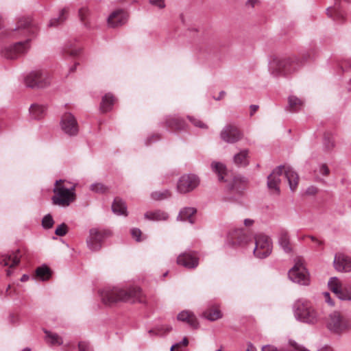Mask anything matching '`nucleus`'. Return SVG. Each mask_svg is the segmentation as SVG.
<instances>
[{"mask_svg": "<svg viewBox=\"0 0 351 351\" xmlns=\"http://www.w3.org/2000/svg\"><path fill=\"white\" fill-rule=\"evenodd\" d=\"M37 32L38 27L33 23L31 18H19L15 28L12 30V36L16 39L24 40L13 44L3 45L0 51L1 57L8 60H15L27 53L31 47L30 42Z\"/></svg>", "mask_w": 351, "mask_h": 351, "instance_id": "nucleus-1", "label": "nucleus"}, {"mask_svg": "<svg viewBox=\"0 0 351 351\" xmlns=\"http://www.w3.org/2000/svg\"><path fill=\"white\" fill-rule=\"evenodd\" d=\"M99 293L105 305H112L118 302H141V289L136 286L125 288L108 287L101 290Z\"/></svg>", "mask_w": 351, "mask_h": 351, "instance_id": "nucleus-2", "label": "nucleus"}, {"mask_svg": "<svg viewBox=\"0 0 351 351\" xmlns=\"http://www.w3.org/2000/svg\"><path fill=\"white\" fill-rule=\"evenodd\" d=\"M285 173L291 191H293L298 186L299 177L298 173L290 166L280 165L273 170L267 176V186L270 190H274L277 194L280 193L279 184L280 183V176Z\"/></svg>", "mask_w": 351, "mask_h": 351, "instance_id": "nucleus-3", "label": "nucleus"}, {"mask_svg": "<svg viewBox=\"0 0 351 351\" xmlns=\"http://www.w3.org/2000/svg\"><path fill=\"white\" fill-rule=\"evenodd\" d=\"M302 64V62L295 56L274 57L269 62V70L275 77L286 76L295 71Z\"/></svg>", "mask_w": 351, "mask_h": 351, "instance_id": "nucleus-4", "label": "nucleus"}, {"mask_svg": "<svg viewBox=\"0 0 351 351\" xmlns=\"http://www.w3.org/2000/svg\"><path fill=\"white\" fill-rule=\"evenodd\" d=\"M295 319L308 324H314L318 321V313L311 302L304 299H299L293 305Z\"/></svg>", "mask_w": 351, "mask_h": 351, "instance_id": "nucleus-5", "label": "nucleus"}, {"mask_svg": "<svg viewBox=\"0 0 351 351\" xmlns=\"http://www.w3.org/2000/svg\"><path fill=\"white\" fill-rule=\"evenodd\" d=\"M62 180H56L55 186L53 189L54 195L51 199L53 204L62 206L64 207L69 206L71 202L75 199V186L70 189L66 188L62 182Z\"/></svg>", "mask_w": 351, "mask_h": 351, "instance_id": "nucleus-6", "label": "nucleus"}, {"mask_svg": "<svg viewBox=\"0 0 351 351\" xmlns=\"http://www.w3.org/2000/svg\"><path fill=\"white\" fill-rule=\"evenodd\" d=\"M326 326L331 332L341 335L351 328V320L340 312L334 311L329 315Z\"/></svg>", "mask_w": 351, "mask_h": 351, "instance_id": "nucleus-7", "label": "nucleus"}, {"mask_svg": "<svg viewBox=\"0 0 351 351\" xmlns=\"http://www.w3.org/2000/svg\"><path fill=\"white\" fill-rule=\"evenodd\" d=\"M51 77L49 73L44 70H34L24 77L25 85L31 88H45L51 84Z\"/></svg>", "mask_w": 351, "mask_h": 351, "instance_id": "nucleus-8", "label": "nucleus"}, {"mask_svg": "<svg viewBox=\"0 0 351 351\" xmlns=\"http://www.w3.org/2000/svg\"><path fill=\"white\" fill-rule=\"evenodd\" d=\"M254 254L255 256L265 258L270 255L272 251V243L268 236L263 233L258 234L254 237Z\"/></svg>", "mask_w": 351, "mask_h": 351, "instance_id": "nucleus-9", "label": "nucleus"}, {"mask_svg": "<svg viewBox=\"0 0 351 351\" xmlns=\"http://www.w3.org/2000/svg\"><path fill=\"white\" fill-rule=\"evenodd\" d=\"M288 276L293 282L301 285L309 284L308 274L301 259H298L295 262V265L289 271Z\"/></svg>", "mask_w": 351, "mask_h": 351, "instance_id": "nucleus-10", "label": "nucleus"}, {"mask_svg": "<svg viewBox=\"0 0 351 351\" xmlns=\"http://www.w3.org/2000/svg\"><path fill=\"white\" fill-rule=\"evenodd\" d=\"M108 235V232L98 228H91L89 230V236L86 239V244L92 252L99 251Z\"/></svg>", "mask_w": 351, "mask_h": 351, "instance_id": "nucleus-11", "label": "nucleus"}, {"mask_svg": "<svg viewBox=\"0 0 351 351\" xmlns=\"http://www.w3.org/2000/svg\"><path fill=\"white\" fill-rule=\"evenodd\" d=\"M199 184V178L193 174H184L177 183V190L180 193H187L193 191Z\"/></svg>", "mask_w": 351, "mask_h": 351, "instance_id": "nucleus-12", "label": "nucleus"}, {"mask_svg": "<svg viewBox=\"0 0 351 351\" xmlns=\"http://www.w3.org/2000/svg\"><path fill=\"white\" fill-rule=\"evenodd\" d=\"M251 240V236L247 234L243 228L230 230L226 239L228 244L232 247L243 245Z\"/></svg>", "mask_w": 351, "mask_h": 351, "instance_id": "nucleus-13", "label": "nucleus"}, {"mask_svg": "<svg viewBox=\"0 0 351 351\" xmlns=\"http://www.w3.org/2000/svg\"><path fill=\"white\" fill-rule=\"evenodd\" d=\"M199 254L197 252L188 250L180 254L177 258V263L189 269H195L199 265Z\"/></svg>", "mask_w": 351, "mask_h": 351, "instance_id": "nucleus-14", "label": "nucleus"}, {"mask_svg": "<svg viewBox=\"0 0 351 351\" xmlns=\"http://www.w3.org/2000/svg\"><path fill=\"white\" fill-rule=\"evenodd\" d=\"M60 126L62 131L69 136H75L79 131L77 120L70 112L64 113L62 115Z\"/></svg>", "mask_w": 351, "mask_h": 351, "instance_id": "nucleus-15", "label": "nucleus"}, {"mask_svg": "<svg viewBox=\"0 0 351 351\" xmlns=\"http://www.w3.org/2000/svg\"><path fill=\"white\" fill-rule=\"evenodd\" d=\"M241 131L234 125H227L220 132L221 138L228 143H234L241 139Z\"/></svg>", "mask_w": 351, "mask_h": 351, "instance_id": "nucleus-16", "label": "nucleus"}, {"mask_svg": "<svg viewBox=\"0 0 351 351\" xmlns=\"http://www.w3.org/2000/svg\"><path fill=\"white\" fill-rule=\"evenodd\" d=\"M128 18V14L126 12L121 9L117 10L108 16V25L111 27L121 26L127 22Z\"/></svg>", "mask_w": 351, "mask_h": 351, "instance_id": "nucleus-17", "label": "nucleus"}, {"mask_svg": "<svg viewBox=\"0 0 351 351\" xmlns=\"http://www.w3.org/2000/svg\"><path fill=\"white\" fill-rule=\"evenodd\" d=\"M334 266L339 271H351V258L344 254L335 255Z\"/></svg>", "mask_w": 351, "mask_h": 351, "instance_id": "nucleus-18", "label": "nucleus"}, {"mask_svg": "<svg viewBox=\"0 0 351 351\" xmlns=\"http://www.w3.org/2000/svg\"><path fill=\"white\" fill-rule=\"evenodd\" d=\"M262 351H310L308 349L299 346L294 341H289V345L280 349H278L274 346L266 345L262 347Z\"/></svg>", "mask_w": 351, "mask_h": 351, "instance_id": "nucleus-19", "label": "nucleus"}, {"mask_svg": "<svg viewBox=\"0 0 351 351\" xmlns=\"http://www.w3.org/2000/svg\"><path fill=\"white\" fill-rule=\"evenodd\" d=\"M165 124L168 129L173 130H182L186 127L184 119L176 116H168L165 118Z\"/></svg>", "mask_w": 351, "mask_h": 351, "instance_id": "nucleus-20", "label": "nucleus"}, {"mask_svg": "<svg viewBox=\"0 0 351 351\" xmlns=\"http://www.w3.org/2000/svg\"><path fill=\"white\" fill-rule=\"evenodd\" d=\"M278 241L280 247L286 253H290L292 251V247L290 243V237L288 232L286 230L281 229L278 234Z\"/></svg>", "mask_w": 351, "mask_h": 351, "instance_id": "nucleus-21", "label": "nucleus"}, {"mask_svg": "<svg viewBox=\"0 0 351 351\" xmlns=\"http://www.w3.org/2000/svg\"><path fill=\"white\" fill-rule=\"evenodd\" d=\"M234 164L239 167H245L250 164L249 149H241L233 156Z\"/></svg>", "mask_w": 351, "mask_h": 351, "instance_id": "nucleus-22", "label": "nucleus"}, {"mask_svg": "<svg viewBox=\"0 0 351 351\" xmlns=\"http://www.w3.org/2000/svg\"><path fill=\"white\" fill-rule=\"evenodd\" d=\"M178 319L189 324L192 328L198 327V322L195 315L189 311H182L177 317Z\"/></svg>", "mask_w": 351, "mask_h": 351, "instance_id": "nucleus-23", "label": "nucleus"}, {"mask_svg": "<svg viewBox=\"0 0 351 351\" xmlns=\"http://www.w3.org/2000/svg\"><path fill=\"white\" fill-rule=\"evenodd\" d=\"M19 251L12 252L10 254H5L2 256L0 261L1 265L3 266H8L10 268L18 265L20 262V258L19 256Z\"/></svg>", "mask_w": 351, "mask_h": 351, "instance_id": "nucleus-24", "label": "nucleus"}, {"mask_svg": "<svg viewBox=\"0 0 351 351\" xmlns=\"http://www.w3.org/2000/svg\"><path fill=\"white\" fill-rule=\"evenodd\" d=\"M197 210L193 207H186L180 210L177 217L178 220L182 221H189L193 224L194 223L193 215L196 213Z\"/></svg>", "mask_w": 351, "mask_h": 351, "instance_id": "nucleus-25", "label": "nucleus"}, {"mask_svg": "<svg viewBox=\"0 0 351 351\" xmlns=\"http://www.w3.org/2000/svg\"><path fill=\"white\" fill-rule=\"evenodd\" d=\"M112 210L117 215H127V206L125 202L119 197H115L112 204Z\"/></svg>", "mask_w": 351, "mask_h": 351, "instance_id": "nucleus-26", "label": "nucleus"}, {"mask_svg": "<svg viewBox=\"0 0 351 351\" xmlns=\"http://www.w3.org/2000/svg\"><path fill=\"white\" fill-rule=\"evenodd\" d=\"M46 112V107L43 105L33 104L29 107V114L34 119H40Z\"/></svg>", "mask_w": 351, "mask_h": 351, "instance_id": "nucleus-27", "label": "nucleus"}, {"mask_svg": "<svg viewBox=\"0 0 351 351\" xmlns=\"http://www.w3.org/2000/svg\"><path fill=\"white\" fill-rule=\"evenodd\" d=\"M115 102L114 97L110 93L106 94L101 99L100 108L103 112L110 111Z\"/></svg>", "mask_w": 351, "mask_h": 351, "instance_id": "nucleus-28", "label": "nucleus"}, {"mask_svg": "<svg viewBox=\"0 0 351 351\" xmlns=\"http://www.w3.org/2000/svg\"><path fill=\"white\" fill-rule=\"evenodd\" d=\"M68 13L69 9L67 8L62 9L58 17H54L49 21L48 27H57L64 23L67 19Z\"/></svg>", "mask_w": 351, "mask_h": 351, "instance_id": "nucleus-29", "label": "nucleus"}, {"mask_svg": "<svg viewBox=\"0 0 351 351\" xmlns=\"http://www.w3.org/2000/svg\"><path fill=\"white\" fill-rule=\"evenodd\" d=\"M246 182L247 179L243 176H234L232 179V182L228 184L229 189L240 191L244 189Z\"/></svg>", "mask_w": 351, "mask_h": 351, "instance_id": "nucleus-30", "label": "nucleus"}, {"mask_svg": "<svg viewBox=\"0 0 351 351\" xmlns=\"http://www.w3.org/2000/svg\"><path fill=\"white\" fill-rule=\"evenodd\" d=\"M212 170L217 175L219 181L227 182V180L224 179V176L226 172V166L219 162H213L211 164Z\"/></svg>", "mask_w": 351, "mask_h": 351, "instance_id": "nucleus-31", "label": "nucleus"}, {"mask_svg": "<svg viewBox=\"0 0 351 351\" xmlns=\"http://www.w3.org/2000/svg\"><path fill=\"white\" fill-rule=\"evenodd\" d=\"M168 217L167 213L161 210L147 212L145 214V219L153 221H165L168 219Z\"/></svg>", "mask_w": 351, "mask_h": 351, "instance_id": "nucleus-32", "label": "nucleus"}, {"mask_svg": "<svg viewBox=\"0 0 351 351\" xmlns=\"http://www.w3.org/2000/svg\"><path fill=\"white\" fill-rule=\"evenodd\" d=\"M63 50L65 53L71 56H75L80 52L81 47L77 45L75 40H73L68 42Z\"/></svg>", "mask_w": 351, "mask_h": 351, "instance_id": "nucleus-33", "label": "nucleus"}, {"mask_svg": "<svg viewBox=\"0 0 351 351\" xmlns=\"http://www.w3.org/2000/svg\"><path fill=\"white\" fill-rule=\"evenodd\" d=\"M289 110L290 112H297L303 106V101L295 96L291 95L288 98Z\"/></svg>", "mask_w": 351, "mask_h": 351, "instance_id": "nucleus-34", "label": "nucleus"}, {"mask_svg": "<svg viewBox=\"0 0 351 351\" xmlns=\"http://www.w3.org/2000/svg\"><path fill=\"white\" fill-rule=\"evenodd\" d=\"M46 334L45 339L47 342L52 346H60L63 343L62 339L58 334L47 330L45 331Z\"/></svg>", "mask_w": 351, "mask_h": 351, "instance_id": "nucleus-35", "label": "nucleus"}, {"mask_svg": "<svg viewBox=\"0 0 351 351\" xmlns=\"http://www.w3.org/2000/svg\"><path fill=\"white\" fill-rule=\"evenodd\" d=\"M203 315L205 318L210 321H215L222 316L221 311L217 308L208 309L204 312Z\"/></svg>", "mask_w": 351, "mask_h": 351, "instance_id": "nucleus-36", "label": "nucleus"}, {"mask_svg": "<svg viewBox=\"0 0 351 351\" xmlns=\"http://www.w3.org/2000/svg\"><path fill=\"white\" fill-rule=\"evenodd\" d=\"M36 274L42 280H46L51 276V271L46 265L38 267L36 270Z\"/></svg>", "mask_w": 351, "mask_h": 351, "instance_id": "nucleus-37", "label": "nucleus"}, {"mask_svg": "<svg viewBox=\"0 0 351 351\" xmlns=\"http://www.w3.org/2000/svg\"><path fill=\"white\" fill-rule=\"evenodd\" d=\"M328 287L337 297L339 296L342 289L337 278H330L328 281Z\"/></svg>", "mask_w": 351, "mask_h": 351, "instance_id": "nucleus-38", "label": "nucleus"}, {"mask_svg": "<svg viewBox=\"0 0 351 351\" xmlns=\"http://www.w3.org/2000/svg\"><path fill=\"white\" fill-rule=\"evenodd\" d=\"M323 146L324 148L327 150H331L335 147V142L331 134L328 133L324 134L323 138Z\"/></svg>", "mask_w": 351, "mask_h": 351, "instance_id": "nucleus-39", "label": "nucleus"}, {"mask_svg": "<svg viewBox=\"0 0 351 351\" xmlns=\"http://www.w3.org/2000/svg\"><path fill=\"white\" fill-rule=\"evenodd\" d=\"M90 190L97 193H104L108 190V187L101 182H95L90 186Z\"/></svg>", "mask_w": 351, "mask_h": 351, "instance_id": "nucleus-40", "label": "nucleus"}, {"mask_svg": "<svg viewBox=\"0 0 351 351\" xmlns=\"http://www.w3.org/2000/svg\"><path fill=\"white\" fill-rule=\"evenodd\" d=\"M171 196V193L168 190H164L162 191H154L152 193L151 197L155 200H162L167 199Z\"/></svg>", "mask_w": 351, "mask_h": 351, "instance_id": "nucleus-41", "label": "nucleus"}, {"mask_svg": "<svg viewBox=\"0 0 351 351\" xmlns=\"http://www.w3.org/2000/svg\"><path fill=\"white\" fill-rule=\"evenodd\" d=\"M54 223L53 219L50 214L45 215L42 219V226L45 229H49L53 227Z\"/></svg>", "mask_w": 351, "mask_h": 351, "instance_id": "nucleus-42", "label": "nucleus"}, {"mask_svg": "<svg viewBox=\"0 0 351 351\" xmlns=\"http://www.w3.org/2000/svg\"><path fill=\"white\" fill-rule=\"evenodd\" d=\"M339 66L343 73L348 72L351 69V59L343 58L339 63Z\"/></svg>", "mask_w": 351, "mask_h": 351, "instance_id": "nucleus-43", "label": "nucleus"}, {"mask_svg": "<svg viewBox=\"0 0 351 351\" xmlns=\"http://www.w3.org/2000/svg\"><path fill=\"white\" fill-rule=\"evenodd\" d=\"M188 119L195 127L202 129L208 128L207 125L197 118L191 116H188Z\"/></svg>", "mask_w": 351, "mask_h": 351, "instance_id": "nucleus-44", "label": "nucleus"}, {"mask_svg": "<svg viewBox=\"0 0 351 351\" xmlns=\"http://www.w3.org/2000/svg\"><path fill=\"white\" fill-rule=\"evenodd\" d=\"M337 298L341 300L351 301V287L341 289V291Z\"/></svg>", "mask_w": 351, "mask_h": 351, "instance_id": "nucleus-45", "label": "nucleus"}, {"mask_svg": "<svg viewBox=\"0 0 351 351\" xmlns=\"http://www.w3.org/2000/svg\"><path fill=\"white\" fill-rule=\"evenodd\" d=\"M67 232L68 227L66 224L62 223L56 228L55 230V234L59 237H64L66 234Z\"/></svg>", "mask_w": 351, "mask_h": 351, "instance_id": "nucleus-46", "label": "nucleus"}, {"mask_svg": "<svg viewBox=\"0 0 351 351\" xmlns=\"http://www.w3.org/2000/svg\"><path fill=\"white\" fill-rule=\"evenodd\" d=\"M131 234L134 239H136V241L139 242L141 241V231L140 229L134 228L131 229Z\"/></svg>", "mask_w": 351, "mask_h": 351, "instance_id": "nucleus-47", "label": "nucleus"}, {"mask_svg": "<svg viewBox=\"0 0 351 351\" xmlns=\"http://www.w3.org/2000/svg\"><path fill=\"white\" fill-rule=\"evenodd\" d=\"M160 139V136L159 134H153L151 136L147 137L145 139V143L146 145H149L153 143H155Z\"/></svg>", "mask_w": 351, "mask_h": 351, "instance_id": "nucleus-48", "label": "nucleus"}, {"mask_svg": "<svg viewBox=\"0 0 351 351\" xmlns=\"http://www.w3.org/2000/svg\"><path fill=\"white\" fill-rule=\"evenodd\" d=\"M88 10L85 8H82L79 10V16L82 22L84 23L86 26H87V23L85 22L86 16L88 14Z\"/></svg>", "mask_w": 351, "mask_h": 351, "instance_id": "nucleus-49", "label": "nucleus"}, {"mask_svg": "<svg viewBox=\"0 0 351 351\" xmlns=\"http://www.w3.org/2000/svg\"><path fill=\"white\" fill-rule=\"evenodd\" d=\"M79 351H92V348L89 343L84 341H81L78 343Z\"/></svg>", "mask_w": 351, "mask_h": 351, "instance_id": "nucleus-50", "label": "nucleus"}, {"mask_svg": "<svg viewBox=\"0 0 351 351\" xmlns=\"http://www.w3.org/2000/svg\"><path fill=\"white\" fill-rule=\"evenodd\" d=\"M149 3L154 6L158 7L160 9L165 7V3L164 0H149Z\"/></svg>", "mask_w": 351, "mask_h": 351, "instance_id": "nucleus-51", "label": "nucleus"}, {"mask_svg": "<svg viewBox=\"0 0 351 351\" xmlns=\"http://www.w3.org/2000/svg\"><path fill=\"white\" fill-rule=\"evenodd\" d=\"M323 296L325 302L328 303L330 306H333L335 305V303L333 300L331 299L330 295L328 292H324Z\"/></svg>", "mask_w": 351, "mask_h": 351, "instance_id": "nucleus-52", "label": "nucleus"}, {"mask_svg": "<svg viewBox=\"0 0 351 351\" xmlns=\"http://www.w3.org/2000/svg\"><path fill=\"white\" fill-rule=\"evenodd\" d=\"M319 171L320 173L324 175V176H327L328 175L330 171L328 168V167L326 165H322L321 167H320V169H319Z\"/></svg>", "mask_w": 351, "mask_h": 351, "instance_id": "nucleus-53", "label": "nucleus"}, {"mask_svg": "<svg viewBox=\"0 0 351 351\" xmlns=\"http://www.w3.org/2000/svg\"><path fill=\"white\" fill-rule=\"evenodd\" d=\"M317 188H315L314 186H311L306 189V193L308 195H313V194H315L317 193Z\"/></svg>", "mask_w": 351, "mask_h": 351, "instance_id": "nucleus-54", "label": "nucleus"}, {"mask_svg": "<svg viewBox=\"0 0 351 351\" xmlns=\"http://www.w3.org/2000/svg\"><path fill=\"white\" fill-rule=\"evenodd\" d=\"M250 116H252L256 110L258 109V106L257 105H251L250 106Z\"/></svg>", "mask_w": 351, "mask_h": 351, "instance_id": "nucleus-55", "label": "nucleus"}, {"mask_svg": "<svg viewBox=\"0 0 351 351\" xmlns=\"http://www.w3.org/2000/svg\"><path fill=\"white\" fill-rule=\"evenodd\" d=\"M245 351H257V350H256V348H255V346L251 342H248L247 348Z\"/></svg>", "mask_w": 351, "mask_h": 351, "instance_id": "nucleus-56", "label": "nucleus"}, {"mask_svg": "<svg viewBox=\"0 0 351 351\" xmlns=\"http://www.w3.org/2000/svg\"><path fill=\"white\" fill-rule=\"evenodd\" d=\"M18 317L13 314H10L9 316V321L12 324H14L17 322Z\"/></svg>", "mask_w": 351, "mask_h": 351, "instance_id": "nucleus-57", "label": "nucleus"}, {"mask_svg": "<svg viewBox=\"0 0 351 351\" xmlns=\"http://www.w3.org/2000/svg\"><path fill=\"white\" fill-rule=\"evenodd\" d=\"M308 237L311 239V240L315 243H317V245H322V241L318 240L317 238H315V237L313 236H308Z\"/></svg>", "mask_w": 351, "mask_h": 351, "instance_id": "nucleus-58", "label": "nucleus"}, {"mask_svg": "<svg viewBox=\"0 0 351 351\" xmlns=\"http://www.w3.org/2000/svg\"><path fill=\"white\" fill-rule=\"evenodd\" d=\"M258 2V0H247L246 5L254 8L255 4Z\"/></svg>", "mask_w": 351, "mask_h": 351, "instance_id": "nucleus-59", "label": "nucleus"}, {"mask_svg": "<svg viewBox=\"0 0 351 351\" xmlns=\"http://www.w3.org/2000/svg\"><path fill=\"white\" fill-rule=\"evenodd\" d=\"M254 223V220L251 219H245L244 220V225L245 226H252V224Z\"/></svg>", "mask_w": 351, "mask_h": 351, "instance_id": "nucleus-60", "label": "nucleus"}, {"mask_svg": "<svg viewBox=\"0 0 351 351\" xmlns=\"http://www.w3.org/2000/svg\"><path fill=\"white\" fill-rule=\"evenodd\" d=\"M318 351H333V350L330 347L325 346L322 347V348H320Z\"/></svg>", "mask_w": 351, "mask_h": 351, "instance_id": "nucleus-61", "label": "nucleus"}, {"mask_svg": "<svg viewBox=\"0 0 351 351\" xmlns=\"http://www.w3.org/2000/svg\"><path fill=\"white\" fill-rule=\"evenodd\" d=\"M179 343H180V345H183V346H186L188 345V343H189V341H188V339H187V338H186V337H184V338L182 339V341H180Z\"/></svg>", "mask_w": 351, "mask_h": 351, "instance_id": "nucleus-62", "label": "nucleus"}, {"mask_svg": "<svg viewBox=\"0 0 351 351\" xmlns=\"http://www.w3.org/2000/svg\"><path fill=\"white\" fill-rule=\"evenodd\" d=\"M29 277L27 274H23L22 277L21 278V282H26L29 280Z\"/></svg>", "mask_w": 351, "mask_h": 351, "instance_id": "nucleus-63", "label": "nucleus"}, {"mask_svg": "<svg viewBox=\"0 0 351 351\" xmlns=\"http://www.w3.org/2000/svg\"><path fill=\"white\" fill-rule=\"evenodd\" d=\"M226 95V92L223 91V90H221L220 93H219V95L218 97L217 98H215V100H219L221 99V98H223L224 97V95Z\"/></svg>", "mask_w": 351, "mask_h": 351, "instance_id": "nucleus-64", "label": "nucleus"}]
</instances>
